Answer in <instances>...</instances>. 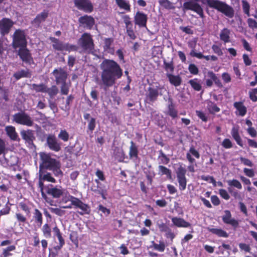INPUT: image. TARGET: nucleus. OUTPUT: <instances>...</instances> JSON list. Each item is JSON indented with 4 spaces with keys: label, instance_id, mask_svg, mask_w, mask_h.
Wrapping results in <instances>:
<instances>
[{
    "label": "nucleus",
    "instance_id": "62",
    "mask_svg": "<svg viewBox=\"0 0 257 257\" xmlns=\"http://www.w3.org/2000/svg\"><path fill=\"white\" fill-rule=\"evenodd\" d=\"M49 105L50 109L52 110H53L54 113H56V112H57L58 108L57 107V105L54 102L51 100H49Z\"/></svg>",
    "mask_w": 257,
    "mask_h": 257
},
{
    "label": "nucleus",
    "instance_id": "27",
    "mask_svg": "<svg viewBox=\"0 0 257 257\" xmlns=\"http://www.w3.org/2000/svg\"><path fill=\"white\" fill-rule=\"evenodd\" d=\"M234 106L239 112V115L244 116L246 113V108L241 102H236L234 103Z\"/></svg>",
    "mask_w": 257,
    "mask_h": 257
},
{
    "label": "nucleus",
    "instance_id": "19",
    "mask_svg": "<svg viewBox=\"0 0 257 257\" xmlns=\"http://www.w3.org/2000/svg\"><path fill=\"white\" fill-rule=\"evenodd\" d=\"M222 220L224 223L231 224L234 227H236L238 225V222L231 218V215L229 210L224 211V215L222 216Z\"/></svg>",
    "mask_w": 257,
    "mask_h": 257
},
{
    "label": "nucleus",
    "instance_id": "57",
    "mask_svg": "<svg viewBox=\"0 0 257 257\" xmlns=\"http://www.w3.org/2000/svg\"><path fill=\"white\" fill-rule=\"evenodd\" d=\"M196 115L203 121L206 122L207 121V117L205 113L199 110L196 111Z\"/></svg>",
    "mask_w": 257,
    "mask_h": 257
},
{
    "label": "nucleus",
    "instance_id": "9",
    "mask_svg": "<svg viewBox=\"0 0 257 257\" xmlns=\"http://www.w3.org/2000/svg\"><path fill=\"white\" fill-rule=\"evenodd\" d=\"M70 201L71 202V205H73L75 206L76 207L79 208L81 210V211L79 212V213L80 214L83 215L84 214L89 213V207L87 204L82 202L78 198L71 196L70 197Z\"/></svg>",
    "mask_w": 257,
    "mask_h": 257
},
{
    "label": "nucleus",
    "instance_id": "3",
    "mask_svg": "<svg viewBox=\"0 0 257 257\" xmlns=\"http://www.w3.org/2000/svg\"><path fill=\"white\" fill-rule=\"evenodd\" d=\"M13 121L18 124L31 126L34 121L31 117L24 111H21L14 114L13 116Z\"/></svg>",
    "mask_w": 257,
    "mask_h": 257
},
{
    "label": "nucleus",
    "instance_id": "35",
    "mask_svg": "<svg viewBox=\"0 0 257 257\" xmlns=\"http://www.w3.org/2000/svg\"><path fill=\"white\" fill-rule=\"evenodd\" d=\"M116 3L118 6V7L123 9L125 10L130 11V6L129 4L125 0H115Z\"/></svg>",
    "mask_w": 257,
    "mask_h": 257
},
{
    "label": "nucleus",
    "instance_id": "5",
    "mask_svg": "<svg viewBox=\"0 0 257 257\" xmlns=\"http://www.w3.org/2000/svg\"><path fill=\"white\" fill-rule=\"evenodd\" d=\"M51 40L53 43V48L57 51H75L78 47L76 45H71L69 43H63L55 38H51Z\"/></svg>",
    "mask_w": 257,
    "mask_h": 257
},
{
    "label": "nucleus",
    "instance_id": "39",
    "mask_svg": "<svg viewBox=\"0 0 257 257\" xmlns=\"http://www.w3.org/2000/svg\"><path fill=\"white\" fill-rule=\"evenodd\" d=\"M208 76L212 79L214 83L219 87H221L222 84L220 80L217 77L215 74L212 71H209L207 73Z\"/></svg>",
    "mask_w": 257,
    "mask_h": 257
},
{
    "label": "nucleus",
    "instance_id": "64",
    "mask_svg": "<svg viewBox=\"0 0 257 257\" xmlns=\"http://www.w3.org/2000/svg\"><path fill=\"white\" fill-rule=\"evenodd\" d=\"M126 32L128 35V36L130 37V38L133 40H134L136 39V35L132 29V28H129L126 29Z\"/></svg>",
    "mask_w": 257,
    "mask_h": 257
},
{
    "label": "nucleus",
    "instance_id": "37",
    "mask_svg": "<svg viewBox=\"0 0 257 257\" xmlns=\"http://www.w3.org/2000/svg\"><path fill=\"white\" fill-rule=\"evenodd\" d=\"M131 146L130 148V152L129 155L131 158L135 157L137 158L138 157V149L134 142L131 141Z\"/></svg>",
    "mask_w": 257,
    "mask_h": 257
},
{
    "label": "nucleus",
    "instance_id": "56",
    "mask_svg": "<svg viewBox=\"0 0 257 257\" xmlns=\"http://www.w3.org/2000/svg\"><path fill=\"white\" fill-rule=\"evenodd\" d=\"M247 24H248V26L250 28H252V29L257 28V22L255 20H254L251 18H249L247 20Z\"/></svg>",
    "mask_w": 257,
    "mask_h": 257
},
{
    "label": "nucleus",
    "instance_id": "4",
    "mask_svg": "<svg viewBox=\"0 0 257 257\" xmlns=\"http://www.w3.org/2000/svg\"><path fill=\"white\" fill-rule=\"evenodd\" d=\"M27 44L26 34L23 30H16L13 36V46L14 48L25 47Z\"/></svg>",
    "mask_w": 257,
    "mask_h": 257
},
{
    "label": "nucleus",
    "instance_id": "36",
    "mask_svg": "<svg viewBox=\"0 0 257 257\" xmlns=\"http://www.w3.org/2000/svg\"><path fill=\"white\" fill-rule=\"evenodd\" d=\"M171 103L168 105V110L167 114L171 116L173 118H175L177 115V111L175 109L174 105H173L172 100L170 99Z\"/></svg>",
    "mask_w": 257,
    "mask_h": 257
},
{
    "label": "nucleus",
    "instance_id": "60",
    "mask_svg": "<svg viewBox=\"0 0 257 257\" xmlns=\"http://www.w3.org/2000/svg\"><path fill=\"white\" fill-rule=\"evenodd\" d=\"M158 226L161 232H166L169 229V227L164 223L158 224Z\"/></svg>",
    "mask_w": 257,
    "mask_h": 257
},
{
    "label": "nucleus",
    "instance_id": "42",
    "mask_svg": "<svg viewBox=\"0 0 257 257\" xmlns=\"http://www.w3.org/2000/svg\"><path fill=\"white\" fill-rule=\"evenodd\" d=\"M189 83L195 90L197 91L201 90V86L197 79L190 80H189Z\"/></svg>",
    "mask_w": 257,
    "mask_h": 257
},
{
    "label": "nucleus",
    "instance_id": "17",
    "mask_svg": "<svg viewBox=\"0 0 257 257\" xmlns=\"http://www.w3.org/2000/svg\"><path fill=\"white\" fill-rule=\"evenodd\" d=\"M78 21L82 26L89 29H91L94 24V19L91 16L87 15L81 17Z\"/></svg>",
    "mask_w": 257,
    "mask_h": 257
},
{
    "label": "nucleus",
    "instance_id": "26",
    "mask_svg": "<svg viewBox=\"0 0 257 257\" xmlns=\"http://www.w3.org/2000/svg\"><path fill=\"white\" fill-rule=\"evenodd\" d=\"M207 104V109L210 113L214 114L220 111V108L214 102L208 101Z\"/></svg>",
    "mask_w": 257,
    "mask_h": 257
},
{
    "label": "nucleus",
    "instance_id": "1",
    "mask_svg": "<svg viewBox=\"0 0 257 257\" xmlns=\"http://www.w3.org/2000/svg\"><path fill=\"white\" fill-rule=\"evenodd\" d=\"M101 70V83L104 90L115 83L116 80L122 75V70L114 61L105 59L100 65Z\"/></svg>",
    "mask_w": 257,
    "mask_h": 257
},
{
    "label": "nucleus",
    "instance_id": "44",
    "mask_svg": "<svg viewBox=\"0 0 257 257\" xmlns=\"http://www.w3.org/2000/svg\"><path fill=\"white\" fill-rule=\"evenodd\" d=\"M58 138L64 142H67L69 140V135L65 130H61L58 135Z\"/></svg>",
    "mask_w": 257,
    "mask_h": 257
},
{
    "label": "nucleus",
    "instance_id": "58",
    "mask_svg": "<svg viewBox=\"0 0 257 257\" xmlns=\"http://www.w3.org/2000/svg\"><path fill=\"white\" fill-rule=\"evenodd\" d=\"M219 194L225 200H228L229 199L230 196L225 190L221 189L219 190Z\"/></svg>",
    "mask_w": 257,
    "mask_h": 257
},
{
    "label": "nucleus",
    "instance_id": "48",
    "mask_svg": "<svg viewBox=\"0 0 257 257\" xmlns=\"http://www.w3.org/2000/svg\"><path fill=\"white\" fill-rule=\"evenodd\" d=\"M153 245L154 248L160 251H164L165 248V245L163 242H161L159 244H157L153 242Z\"/></svg>",
    "mask_w": 257,
    "mask_h": 257
},
{
    "label": "nucleus",
    "instance_id": "43",
    "mask_svg": "<svg viewBox=\"0 0 257 257\" xmlns=\"http://www.w3.org/2000/svg\"><path fill=\"white\" fill-rule=\"evenodd\" d=\"M49 209L50 210V211L58 216H63L65 213V211L61 209V208H53V207H49Z\"/></svg>",
    "mask_w": 257,
    "mask_h": 257
},
{
    "label": "nucleus",
    "instance_id": "29",
    "mask_svg": "<svg viewBox=\"0 0 257 257\" xmlns=\"http://www.w3.org/2000/svg\"><path fill=\"white\" fill-rule=\"evenodd\" d=\"M208 230L212 232V233H214L215 234H216L218 236L220 237H227L228 234L224 230H222L221 229H218V228H208Z\"/></svg>",
    "mask_w": 257,
    "mask_h": 257
},
{
    "label": "nucleus",
    "instance_id": "22",
    "mask_svg": "<svg viewBox=\"0 0 257 257\" xmlns=\"http://www.w3.org/2000/svg\"><path fill=\"white\" fill-rule=\"evenodd\" d=\"M21 135L23 139L28 143L32 142L35 139L34 131L31 130H22L21 131Z\"/></svg>",
    "mask_w": 257,
    "mask_h": 257
},
{
    "label": "nucleus",
    "instance_id": "59",
    "mask_svg": "<svg viewBox=\"0 0 257 257\" xmlns=\"http://www.w3.org/2000/svg\"><path fill=\"white\" fill-rule=\"evenodd\" d=\"M212 49L213 50V52L217 54L218 55L221 56L223 55L222 50L218 46L215 45H212Z\"/></svg>",
    "mask_w": 257,
    "mask_h": 257
},
{
    "label": "nucleus",
    "instance_id": "14",
    "mask_svg": "<svg viewBox=\"0 0 257 257\" xmlns=\"http://www.w3.org/2000/svg\"><path fill=\"white\" fill-rule=\"evenodd\" d=\"M46 191L54 198H59L63 194V190L61 187H55L52 185L47 186Z\"/></svg>",
    "mask_w": 257,
    "mask_h": 257
},
{
    "label": "nucleus",
    "instance_id": "28",
    "mask_svg": "<svg viewBox=\"0 0 257 257\" xmlns=\"http://www.w3.org/2000/svg\"><path fill=\"white\" fill-rule=\"evenodd\" d=\"M230 31L226 29H223L220 33V38L223 41L224 43H227L230 41L229 40V35H230Z\"/></svg>",
    "mask_w": 257,
    "mask_h": 257
},
{
    "label": "nucleus",
    "instance_id": "52",
    "mask_svg": "<svg viewBox=\"0 0 257 257\" xmlns=\"http://www.w3.org/2000/svg\"><path fill=\"white\" fill-rule=\"evenodd\" d=\"M188 69L191 74H197L198 73V69L194 64H190L188 67Z\"/></svg>",
    "mask_w": 257,
    "mask_h": 257
},
{
    "label": "nucleus",
    "instance_id": "38",
    "mask_svg": "<svg viewBox=\"0 0 257 257\" xmlns=\"http://www.w3.org/2000/svg\"><path fill=\"white\" fill-rule=\"evenodd\" d=\"M34 218L35 221L39 223V226H41L42 224V214L38 209H35Z\"/></svg>",
    "mask_w": 257,
    "mask_h": 257
},
{
    "label": "nucleus",
    "instance_id": "49",
    "mask_svg": "<svg viewBox=\"0 0 257 257\" xmlns=\"http://www.w3.org/2000/svg\"><path fill=\"white\" fill-rule=\"evenodd\" d=\"M95 127V119L92 117H91L90 119L88 120V128L89 130L92 132V131L94 130Z\"/></svg>",
    "mask_w": 257,
    "mask_h": 257
},
{
    "label": "nucleus",
    "instance_id": "50",
    "mask_svg": "<svg viewBox=\"0 0 257 257\" xmlns=\"http://www.w3.org/2000/svg\"><path fill=\"white\" fill-rule=\"evenodd\" d=\"M242 8L244 13L246 14L248 16H249V5L248 3L245 1H243L242 2Z\"/></svg>",
    "mask_w": 257,
    "mask_h": 257
},
{
    "label": "nucleus",
    "instance_id": "25",
    "mask_svg": "<svg viewBox=\"0 0 257 257\" xmlns=\"http://www.w3.org/2000/svg\"><path fill=\"white\" fill-rule=\"evenodd\" d=\"M13 76L17 80H19L22 77L30 78L31 74L29 70H21L15 73Z\"/></svg>",
    "mask_w": 257,
    "mask_h": 257
},
{
    "label": "nucleus",
    "instance_id": "2",
    "mask_svg": "<svg viewBox=\"0 0 257 257\" xmlns=\"http://www.w3.org/2000/svg\"><path fill=\"white\" fill-rule=\"evenodd\" d=\"M41 163L39 166V169H46L53 171L56 176H62L61 164L59 161L51 157L50 154L44 152L39 154Z\"/></svg>",
    "mask_w": 257,
    "mask_h": 257
},
{
    "label": "nucleus",
    "instance_id": "24",
    "mask_svg": "<svg viewBox=\"0 0 257 257\" xmlns=\"http://www.w3.org/2000/svg\"><path fill=\"white\" fill-rule=\"evenodd\" d=\"M167 76L170 83L175 86H179L182 82L181 78L178 75H174L170 73H167Z\"/></svg>",
    "mask_w": 257,
    "mask_h": 257
},
{
    "label": "nucleus",
    "instance_id": "30",
    "mask_svg": "<svg viewBox=\"0 0 257 257\" xmlns=\"http://www.w3.org/2000/svg\"><path fill=\"white\" fill-rule=\"evenodd\" d=\"M43 174L44 172L43 170L39 169V175L41 176V178L43 179L44 181L46 180L52 183H55L56 182L55 179L51 176L50 173H47L44 175H43Z\"/></svg>",
    "mask_w": 257,
    "mask_h": 257
},
{
    "label": "nucleus",
    "instance_id": "21",
    "mask_svg": "<svg viewBox=\"0 0 257 257\" xmlns=\"http://www.w3.org/2000/svg\"><path fill=\"white\" fill-rule=\"evenodd\" d=\"M158 95L159 92L157 89L150 87L148 88L146 97L150 101L154 102L157 100Z\"/></svg>",
    "mask_w": 257,
    "mask_h": 257
},
{
    "label": "nucleus",
    "instance_id": "18",
    "mask_svg": "<svg viewBox=\"0 0 257 257\" xmlns=\"http://www.w3.org/2000/svg\"><path fill=\"white\" fill-rule=\"evenodd\" d=\"M48 16V12L47 11H43L40 14L38 15L36 18L32 21V24L35 27L40 26V24L45 21L46 19Z\"/></svg>",
    "mask_w": 257,
    "mask_h": 257
},
{
    "label": "nucleus",
    "instance_id": "55",
    "mask_svg": "<svg viewBox=\"0 0 257 257\" xmlns=\"http://www.w3.org/2000/svg\"><path fill=\"white\" fill-rule=\"evenodd\" d=\"M42 230L44 235L50 236L51 229L48 224H45L44 225Z\"/></svg>",
    "mask_w": 257,
    "mask_h": 257
},
{
    "label": "nucleus",
    "instance_id": "54",
    "mask_svg": "<svg viewBox=\"0 0 257 257\" xmlns=\"http://www.w3.org/2000/svg\"><path fill=\"white\" fill-rule=\"evenodd\" d=\"M222 145L224 148L226 149H229L232 147L231 142L228 139H225L223 141Z\"/></svg>",
    "mask_w": 257,
    "mask_h": 257
},
{
    "label": "nucleus",
    "instance_id": "40",
    "mask_svg": "<svg viewBox=\"0 0 257 257\" xmlns=\"http://www.w3.org/2000/svg\"><path fill=\"white\" fill-rule=\"evenodd\" d=\"M164 66L167 72L170 71V72H172L174 71V67L172 61L167 62L166 60H164Z\"/></svg>",
    "mask_w": 257,
    "mask_h": 257
},
{
    "label": "nucleus",
    "instance_id": "20",
    "mask_svg": "<svg viewBox=\"0 0 257 257\" xmlns=\"http://www.w3.org/2000/svg\"><path fill=\"white\" fill-rule=\"evenodd\" d=\"M5 131L7 135L10 137V138L13 141H19L20 139L18 134L16 131V128L14 126L12 125L7 126L5 127Z\"/></svg>",
    "mask_w": 257,
    "mask_h": 257
},
{
    "label": "nucleus",
    "instance_id": "32",
    "mask_svg": "<svg viewBox=\"0 0 257 257\" xmlns=\"http://www.w3.org/2000/svg\"><path fill=\"white\" fill-rule=\"evenodd\" d=\"M59 90L55 85H53L50 88L46 87L45 93H47L51 98H54L58 93Z\"/></svg>",
    "mask_w": 257,
    "mask_h": 257
},
{
    "label": "nucleus",
    "instance_id": "7",
    "mask_svg": "<svg viewBox=\"0 0 257 257\" xmlns=\"http://www.w3.org/2000/svg\"><path fill=\"white\" fill-rule=\"evenodd\" d=\"M183 10H191L196 12L200 17H204L203 11L199 4L195 2L189 1L184 3L183 6Z\"/></svg>",
    "mask_w": 257,
    "mask_h": 257
},
{
    "label": "nucleus",
    "instance_id": "63",
    "mask_svg": "<svg viewBox=\"0 0 257 257\" xmlns=\"http://www.w3.org/2000/svg\"><path fill=\"white\" fill-rule=\"evenodd\" d=\"M190 55L192 57H195L199 59H202L203 58L204 55L201 53H197L195 50H191L190 53Z\"/></svg>",
    "mask_w": 257,
    "mask_h": 257
},
{
    "label": "nucleus",
    "instance_id": "34",
    "mask_svg": "<svg viewBox=\"0 0 257 257\" xmlns=\"http://www.w3.org/2000/svg\"><path fill=\"white\" fill-rule=\"evenodd\" d=\"M32 89L37 92L45 93L47 86L43 83L40 84H33L31 85Z\"/></svg>",
    "mask_w": 257,
    "mask_h": 257
},
{
    "label": "nucleus",
    "instance_id": "33",
    "mask_svg": "<svg viewBox=\"0 0 257 257\" xmlns=\"http://www.w3.org/2000/svg\"><path fill=\"white\" fill-rule=\"evenodd\" d=\"M16 246L14 245L9 246L7 248H4L1 255L2 257H9L12 255V251L15 250Z\"/></svg>",
    "mask_w": 257,
    "mask_h": 257
},
{
    "label": "nucleus",
    "instance_id": "61",
    "mask_svg": "<svg viewBox=\"0 0 257 257\" xmlns=\"http://www.w3.org/2000/svg\"><path fill=\"white\" fill-rule=\"evenodd\" d=\"M240 160L242 163H243L244 165L251 167L253 165L252 162L248 159L244 158L243 157L240 158Z\"/></svg>",
    "mask_w": 257,
    "mask_h": 257
},
{
    "label": "nucleus",
    "instance_id": "15",
    "mask_svg": "<svg viewBox=\"0 0 257 257\" xmlns=\"http://www.w3.org/2000/svg\"><path fill=\"white\" fill-rule=\"evenodd\" d=\"M18 55L22 61L25 63L30 64L33 61V58L29 51L25 47L20 48L18 52Z\"/></svg>",
    "mask_w": 257,
    "mask_h": 257
},
{
    "label": "nucleus",
    "instance_id": "53",
    "mask_svg": "<svg viewBox=\"0 0 257 257\" xmlns=\"http://www.w3.org/2000/svg\"><path fill=\"white\" fill-rule=\"evenodd\" d=\"M201 178L202 180L204 181H208V179H210V182L212 183L214 186H216L217 184V182L214 179V178L212 176H201Z\"/></svg>",
    "mask_w": 257,
    "mask_h": 257
},
{
    "label": "nucleus",
    "instance_id": "51",
    "mask_svg": "<svg viewBox=\"0 0 257 257\" xmlns=\"http://www.w3.org/2000/svg\"><path fill=\"white\" fill-rule=\"evenodd\" d=\"M74 99V97L72 95H69L66 98V105L65 106L64 110H69L70 109V104Z\"/></svg>",
    "mask_w": 257,
    "mask_h": 257
},
{
    "label": "nucleus",
    "instance_id": "47",
    "mask_svg": "<svg viewBox=\"0 0 257 257\" xmlns=\"http://www.w3.org/2000/svg\"><path fill=\"white\" fill-rule=\"evenodd\" d=\"M159 169L160 172L161 173V175H166L170 178L171 177V171L167 168L163 166H159Z\"/></svg>",
    "mask_w": 257,
    "mask_h": 257
},
{
    "label": "nucleus",
    "instance_id": "23",
    "mask_svg": "<svg viewBox=\"0 0 257 257\" xmlns=\"http://www.w3.org/2000/svg\"><path fill=\"white\" fill-rule=\"evenodd\" d=\"M173 223L178 227H188L190 226V224L184 219L179 217H173L172 218Z\"/></svg>",
    "mask_w": 257,
    "mask_h": 257
},
{
    "label": "nucleus",
    "instance_id": "41",
    "mask_svg": "<svg viewBox=\"0 0 257 257\" xmlns=\"http://www.w3.org/2000/svg\"><path fill=\"white\" fill-rule=\"evenodd\" d=\"M229 186H233L238 189L242 188V185L240 182L236 179L229 180L227 181Z\"/></svg>",
    "mask_w": 257,
    "mask_h": 257
},
{
    "label": "nucleus",
    "instance_id": "31",
    "mask_svg": "<svg viewBox=\"0 0 257 257\" xmlns=\"http://www.w3.org/2000/svg\"><path fill=\"white\" fill-rule=\"evenodd\" d=\"M231 135L233 139L235 140L237 144L241 147H242L241 139L239 135L238 129L233 127L231 130Z\"/></svg>",
    "mask_w": 257,
    "mask_h": 257
},
{
    "label": "nucleus",
    "instance_id": "16",
    "mask_svg": "<svg viewBox=\"0 0 257 257\" xmlns=\"http://www.w3.org/2000/svg\"><path fill=\"white\" fill-rule=\"evenodd\" d=\"M147 19V15L140 12H138L135 16V24L141 27H146Z\"/></svg>",
    "mask_w": 257,
    "mask_h": 257
},
{
    "label": "nucleus",
    "instance_id": "10",
    "mask_svg": "<svg viewBox=\"0 0 257 257\" xmlns=\"http://www.w3.org/2000/svg\"><path fill=\"white\" fill-rule=\"evenodd\" d=\"M14 25V22L8 18H3L0 22V34L2 36L8 35Z\"/></svg>",
    "mask_w": 257,
    "mask_h": 257
},
{
    "label": "nucleus",
    "instance_id": "11",
    "mask_svg": "<svg viewBox=\"0 0 257 257\" xmlns=\"http://www.w3.org/2000/svg\"><path fill=\"white\" fill-rule=\"evenodd\" d=\"M46 143L49 149L52 151L59 152L61 149V143L58 142L54 135H49L47 138Z\"/></svg>",
    "mask_w": 257,
    "mask_h": 257
},
{
    "label": "nucleus",
    "instance_id": "12",
    "mask_svg": "<svg viewBox=\"0 0 257 257\" xmlns=\"http://www.w3.org/2000/svg\"><path fill=\"white\" fill-rule=\"evenodd\" d=\"M74 4L78 9L86 12L90 13L93 10V6L89 0H74Z\"/></svg>",
    "mask_w": 257,
    "mask_h": 257
},
{
    "label": "nucleus",
    "instance_id": "6",
    "mask_svg": "<svg viewBox=\"0 0 257 257\" xmlns=\"http://www.w3.org/2000/svg\"><path fill=\"white\" fill-rule=\"evenodd\" d=\"M79 44L84 50L90 51L93 49L94 44L91 36L88 33H84L78 41Z\"/></svg>",
    "mask_w": 257,
    "mask_h": 257
},
{
    "label": "nucleus",
    "instance_id": "45",
    "mask_svg": "<svg viewBox=\"0 0 257 257\" xmlns=\"http://www.w3.org/2000/svg\"><path fill=\"white\" fill-rule=\"evenodd\" d=\"M160 5L166 9H171L174 7L171 3L168 0H159Z\"/></svg>",
    "mask_w": 257,
    "mask_h": 257
},
{
    "label": "nucleus",
    "instance_id": "13",
    "mask_svg": "<svg viewBox=\"0 0 257 257\" xmlns=\"http://www.w3.org/2000/svg\"><path fill=\"white\" fill-rule=\"evenodd\" d=\"M53 74L55 78L56 82L57 84L66 82L67 73L62 68L55 69L53 72Z\"/></svg>",
    "mask_w": 257,
    "mask_h": 257
},
{
    "label": "nucleus",
    "instance_id": "8",
    "mask_svg": "<svg viewBox=\"0 0 257 257\" xmlns=\"http://www.w3.org/2000/svg\"><path fill=\"white\" fill-rule=\"evenodd\" d=\"M186 170L184 167L180 166L176 170V176L177 181L179 184V189L180 190H184L186 189L187 179L185 177Z\"/></svg>",
    "mask_w": 257,
    "mask_h": 257
},
{
    "label": "nucleus",
    "instance_id": "46",
    "mask_svg": "<svg viewBox=\"0 0 257 257\" xmlns=\"http://www.w3.org/2000/svg\"><path fill=\"white\" fill-rule=\"evenodd\" d=\"M61 86V93L63 95H67L69 92V85L66 82L62 83Z\"/></svg>",
    "mask_w": 257,
    "mask_h": 257
}]
</instances>
